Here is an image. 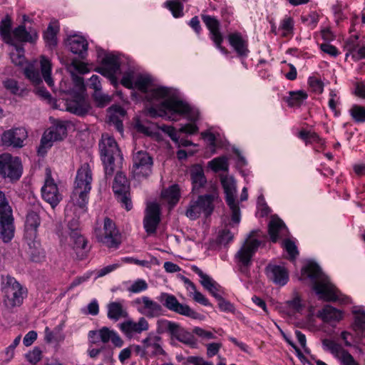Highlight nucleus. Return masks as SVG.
Wrapping results in <instances>:
<instances>
[{
	"label": "nucleus",
	"mask_w": 365,
	"mask_h": 365,
	"mask_svg": "<svg viewBox=\"0 0 365 365\" xmlns=\"http://www.w3.org/2000/svg\"><path fill=\"white\" fill-rule=\"evenodd\" d=\"M150 85L151 79L149 76H139L134 81V88L145 93L147 99L158 106V108L152 107L149 109L152 116H164L167 110L180 114L189 110L185 102L179 98L177 90L165 86L150 88Z\"/></svg>",
	"instance_id": "obj_1"
},
{
	"label": "nucleus",
	"mask_w": 365,
	"mask_h": 365,
	"mask_svg": "<svg viewBox=\"0 0 365 365\" xmlns=\"http://www.w3.org/2000/svg\"><path fill=\"white\" fill-rule=\"evenodd\" d=\"M302 274L310 279L313 283V289L320 299L327 302H339L349 304V297L344 295L322 272L320 267L314 262H309L302 269Z\"/></svg>",
	"instance_id": "obj_2"
},
{
	"label": "nucleus",
	"mask_w": 365,
	"mask_h": 365,
	"mask_svg": "<svg viewBox=\"0 0 365 365\" xmlns=\"http://www.w3.org/2000/svg\"><path fill=\"white\" fill-rule=\"evenodd\" d=\"M92 181L91 167L88 163H83L77 170L71 202L66 208V212L73 210L76 217H80L86 212Z\"/></svg>",
	"instance_id": "obj_3"
},
{
	"label": "nucleus",
	"mask_w": 365,
	"mask_h": 365,
	"mask_svg": "<svg viewBox=\"0 0 365 365\" xmlns=\"http://www.w3.org/2000/svg\"><path fill=\"white\" fill-rule=\"evenodd\" d=\"M0 289L3 304L9 310L20 307L27 296V289L9 274L1 275Z\"/></svg>",
	"instance_id": "obj_4"
},
{
	"label": "nucleus",
	"mask_w": 365,
	"mask_h": 365,
	"mask_svg": "<svg viewBox=\"0 0 365 365\" xmlns=\"http://www.w3.org/2000/svg\"><path fill=\"white\" fill-rule=\"evenodd\" d=\"M99 149L105 175L106 177H111L115 170V160L123 159L120 150L115 139L107 133L102 135Z\"/></svg>",
	"instance_id": "obj_5"
},
{
	"label": "nucleus",
	"mask_w": 365,
	"mask_h": 365,
	"mask_svg": "<svg viewBox=\"0 0 365 365\" xmlns=\"http://www.w3.org/2000/svg\"><path fill=\"white\" fill-rule=\"evenodd\" d=\"M38 66L41 68V75L46 84L53 88L54 87L53 81L51 76V60L45 56H41L39 63L34 61L29 63L24 69L26 77L34 84L38 85L42 82L41 75L38 72Z\"/></svg>",
	"instance_id": "obj_6"
},
{
	"label": "nucleus",
	"mask_w": 365,
	"mask_h": 365,
	"mask_svg": "<svg viewBox=\"0 0 365 365\" xmlns=\"http://www.w3.org/2000/svg\"><path fill=\"white\" fill-rule=\"evenodd\" d=\"M218 197L215 190L211 194L200 196L197 200L190 203L186 211V216L191 220H195L203 213L210 215L213 210V201Z\"/></svg>",
	"instance_id": "obj_7"
},
{
	"label": "nucleus",
	"mask_w": 365,
	"mask_h": 365,
	"mask_svg": "<svg viewBox=\"0 0 365 365\" xmlns=\"http://www.w3.org/2000/svg\"><path fill=\"white\" fill-rule=\"evenodd\" d=\"M23 171L21 161L19 158L12 156L9 153L0 155V175L9 178L11 181L18 180Z\"/></svg>",
	"instance_id": "obj_8"
},
{
	"label": "nucleus",
	"mask_w": 365,
	"mask_h": 365,
	"mask_svg": "<svg viewBox=\"0 0 365 365\" xmlns=\"http://www.w3.org/2000/svg\"><path fill=\"white\" fill-rule=\"evenodd\" d=\"M98 240L109 248H117L121 242V236L115 223L109 218L104 219L103 228L96 229Z\"/></svg>",
	"instance_id": "obj_9"
},
{
	"label": "nucleus",
	"mask_w": 365,
	"mask_h": 365,
	"mask_svg": "<svg viewBox=\"0 0 365 365\" xmlns=\"http://www.w3.org/2000/svg\"><path fill=\"white\" fill-rule=\"evenodd\" d=\"M221 182L225 193V200L232 212V220L235 223L240 222V210L236 201L237 187L232 177L222 178Z\"/></svg>",
	"instance_id": "obj_10"
},
{
	"label": "nucleus",
	"mask_w": 365,
	"mask_h": 365,
	"mask_svg": "<svg viewBox=\"0 0 365 365\" xmlns=\"http://www.w3.org/2000/svg\"><path fill=\"white\" fill-rule=\"evenodd\" d=\"M135 310L145 318H156L163 314V307L148 296H141L131 302Z\"/></svg>",
	"instance_id": "obj_11"
},
{
	"label": "nucleus",
	"mask_w": 365,
	"mask_h": 365,
	"mask_svg": "<svg viewBox=\"0 0 365 365\" xmlns=\"http://www.w3.org/2000/svg\"><path fill=\"white\" fill-rule=\"evenodd\" d=\"M159 301L168 310L178 314L194 319H200V314L191 309L187 304H181L173 294L163 292L158 298Z\"/></svg>",
	"instance_id": "obj_12"
},
{
	"label": "nucleus",
	"mask_w": 365,
	"mask_h": 365,
	"mask_svg": "<svg viewBox=\"0 0 365 365\" xmlns=\"http://www.w3.org/2000/svg\"><path fill=\"white\" fill-rule=\"evenodd\" d=\"M132 173L138 180L146 178L152 173L153 161L152 157L145 151H138L133 158Z\"/></svg>",
	"instance_id": "obj_13"
},
{
	"label": "nucleus",
	"mask_w": 365,
	"mask_h": 365,
	"mask_svg": "<svg viewBox=\"0 0 365 365\" xmlns=\"http://www.w3.org/2000/svg\"><path fill=\"white\" fill-rule=\"evenodd\" d=\"M113 190L118 200L128 211L132 208L128 180L122 173H117L113 184Z\"/></svg>",
	"instance_id": "obj_14"
},
{
	"label": "nucleus",
	"mask_w": 365,
	"mask_h": 365,
	"mask_svg": "<svg viewBox=\"0 0 365 365\" xmlns=\"http://www.w3.org/2000/svg\"><path fill=\"white\" fill-rule=\"evenodd\" d=\"M27 138L28 131L24 127H14L2 133L1 141L4 146L20 148L24 147Z\"/></svg>",
	"instance_id": "obj_15"
},
{
	"label": "nucleus",
	"mask_w": 365,
	"mask_h": 365,
	"mask_svg": "<svg viewBox=\"0 0 365 365\" xmlns=\"http://www.w3.org/2000/svg\"><path fill=\"white\" fill-rule=\"evenodd\" d=\"M119 329L129 339H135L144 331L149 330L150 325L147 319L140 317L137 322L128 319L118 324Z\"/></svg>",
	"instance_id": "obj_16"
},
{
	"label": "nucleus",
	"mask_w": 365,
	"mask_h": 365,
	"mask_svg": "<svg viewBox=\"0 0 365 365\" xmlns=\"http://www.w3.org/2000/svg\"><path fill=\"white\" fill-rule=\"evenodd\" d=\"M102 66L96 71L108 77L113 85L117 84L115 75L120 73V62L119 58L113 53H106L101 60Z\"/></svg>",
	"instance_id": "obj_17"
},
{
	"label": "nucleus",
	"mask_w": 365,
	"mask_h": 365,
	"mask_svg": "<svg viewBox=\"0 0 365 365\" xmlns=\"http://www.w3.org/2000/svg\"><path fill=\"white\" fill-rule=\"evenodd\" d=\"M66 134V127L62 123L50 127L41 138L38 152H43V150L51 148L53 142L63 140Z\"/></svg>",
	"instance_id": "obj_18"
},
{
	"label": "nucleus",
	"mask_w": 365,
	"mask_h": 365,
	"mask_svg": "<svg viewBox=\"0 0 365 365\" xmlns=\"http://www.w3.org/2000/svg\"><path fill=\"white\" fill-rule=\"evenodd\" d=\"M260 245L258 240L253 239L250 236L238 251L237 257L240 264V270L242 272H247V268L250 264L251 259Z\"/></svg>",
	"instance_id": "obj_19"
},
{
	"label": "nucleus",
	"mask_w": 365,
	"mask_h": 365,
	"mask_svg": "<svg viewBox=\"0 0 365 365\" xmlns=\"http://www.w3.org/2000/svg\"><path fill=\"white\" fill-rule=\"evenodd\" d=\"M43 211L39 205L34 207V210H30L25 221V237L34 242L37 237L38 227L41 224L40 214Z\"/></svg>",
	"instance_id": "obj_20"
},
{
	"label": "nucleus",
	"mask_w": 365,
	"mask_h": 365,
	"mask_svg": "<svg viewBox=\"0 0 365 365\" xmlns=\"http://www.w3.org/2000/svg\"><path fill=\"white\" fill-rule=\"evenodd\" d=\"M265 274L270 282L279 287L287 284L289 279V272L284 265L269 264L265 268Z\"/></svg>",
	"instance_id": "obj_21"
},
{
	"label": "nucleus",
	"mask_w": 365,
	"mask_h": 365,
	"mask_svg": "<svg viewBox=\"0 0 365 365\" xmlns=\"http://www.w3.org/2000/svg\"><path fill=\"white\" fill-rule=\"evenodd\" d=\"M42 197L54 208L61 200L62 195L58 190L57 185L47 173L43 186L41 188Z\"/></svg>",
	"instance_id": "obj_22"
},
{
	"label": "nucleus",
	"mask_w": 365,
	"mask_h": 365,
	"mask_svg": "<svg viewBox=\"0 0 365 365\" xmlns=\"http://www.w3.org/2000/svg\"><path fill=\"white\" fill-rule=\"evenodd\" d=\"M185 103L189 107V110L187 112L180 114L167 110L166 115L163 117L167 118L170 120H177V118H175L174 116L175 114L180 115H186L187 118L192 123L182 125L179 129V132L188 135H192L198 131V127L194 123L199 118V112L197 110H192L187 103Z\"/></svg>",
	"instance_id": "obj_23"
},
{
	"label": "nucleus",
	"mask_w": 365,
	"mask_h": 365,
	"mask_svg": "<svg viewBox=\"0 0 365 365\" xmlns=\"http://www.w3.org/2000/svg\"><path fill=\"white\" fill-rule=\"evenodd\" d=\"M160 206L158 203L150 202L147 205L143 225L148 235L154 234L160 222Z\"/></svg>",
	"instance_id": "obj_24"
},
{
	"label": "nucleus",
	"mask_w": 365,
	"mask_h": 365,
	"mask_svg": "<svg viewBox=\"0 0 365 365\" xmlns=\"http://www.w3.org/2000/svg\"><path fill=\"white\" fill-rule=\"evenodd\" d=\"M202 21L207 27L210 33V38L214 41L216 47L224 54L228 53L227 50L221 46L223 41V38L221 33L219 31V22L218 21L210 16H202Z\"/></svg>",
	"instance_id": "obj_25"
},
{
	"label": "nucleus",
	"mask_w": 365,
	"mask_h": 365,
	"mask_svg": "<svg viewBox=\"0 0 365 365\" xmlns=\"http://www.w3.org/2000/svg\"><path fill=\"white\" fill-rule=\"evenodd\" d=\"M66 46L74 54L84 58L87 54L88 42L86 39L78 34L69 36L66 39Z\"/></svg>",
	"instance_id": "obj_26"
},
{
	"label": "nucleus",
	"mask_w": 365,
	"mask_h": 365,
	"mask_svg": "<svg viewBox=\"0 0 365 365\" xmlns=\"http://www.w3.org/2000/svg\"><path fill=\"white\" fill-rule=\"evenodd\" d=\"M227 39L230 46L239 56H247L250 52L248 49V41L240 33L235 32L230 34L227 36Z\"/></svg>",
	"instance_id": "obj_27"
},
{
	"label": "nucleus",
	"mask_w": 365,
	"mask_h": 365,
	"mask_svg": "<svg viewBox=\"0 0 365 365\" xmlns=\"http://www.w3.org/2000/svg\"><path fill=\"white\" fill-rule=\"evenodd\" d=\"M66 109L71 113L78 115L87 113L90 109L88 101L83 95H77L73 99L66 101Z\"/></svg>",
	"instance_id": "obj_28"
},
{
	"label": "nucleus",
	"mask_w": 365,
	"mask_h": 365,
	"mask_svg": "<svg viewBox=\"0 0 365 365\" xmlns=\"http://www.w3.org/2000/svg\"><path fill=\"white\" fill-rule=\"evenodd\" d=\"M14 232L13 215L0 216V239L4 243H8L14 238Z\"/></svg>",
	"instance_id": "obj_29"
},
{
	"label": "nucleus",
	"mask_w": 365,
	"mask_h": 365,
	"mask_svg": "<svg viewBox=\"0 0 365 365\" xmlns=\"http://www.w3.org/2000/svg\"><path fill=\"white\" fill-rule=\"evenodd\" d=\"M126 111L120 106H112L108 109V118L110 124L113 125L120 133L123 131V120Z\"/></svg>",
	"instance_id": "obj_30"
},
{
	"label": "nucleus",
	"mask_w": 365,
	"mask_h": 365,
	"mask_svg": "<svg viewBox=\"0 0 365 365\" xmlns=\"http://www.w3.org/2000/svg\"><path fill=\"white\" fill-rule=\"evenodd\" d=\"M14 42L18 44L23 42L33 43L38 38V34L34 29L27 31L25 26L20 25L12 31Z\"/></svg>",
	"instance_id": "obj_31"
},
{
	"label": "nucleus",
	"mask_w": 365,
	"mask_h": 365,
	"mask_svg": "<svg viewBox=\"0 0 365 365\" xmlns=\"http://www.w3.org/2000/svg\"><path fill=\"white\" fill-rule=\"evenodd\" d=\"M288 230L284 223L278 217H272L269 223V235L271 240L276 242L281 237L287 235Z\"/></svg>",
	"instance_id": "obj_32"
},
{
	"label": "nucleus",
	"mask_w": 365,
	"mask_h": 365,
	"mask_svg": "<svg viewBox=\"0 0 365 365\" xmlns=\"http://www.w3.org/2000/svg\"><path fill=\"white\" fill-rule=\"evenodd\" d=\"M142 344L145 346L147 355H160L164 353L161 346V338L157 335L149 334L142 341Z\"/></svg>",
	"instance_id": "obj_33"
},
{
	"label": "nucleus",
	"mask_w": 365,
	"mask_h": 365,
	"mask_svg": "<svg viewBox=\"0 0 365 365\" xmlns=\"http://www.w3.org/2000/svg\"><path fill=\"white\" fill-rule=\"evenodd\" d=\"M171 337L190 347H195L197 345V339L193 334L181 327L179 324H178Z\"/></svg>",
	"instance_id": "obj_34"
},
{
	"label": "nucleus",
	"mask_w": 365,
	"mask_h": 365,
	"mask_svg": "<svg viewBox=\"0 0 365 365\" xmlns=\"http://www.w3.org/2000/svg\"><path fill=\"white\" fill-rule=\"evenodd\" d=\"M108 317L115 322L119 320L121 318H126L128 316V313L126 309L124 307L123 302H110L108 306Z\"/></svg>",
	"instance_id": "obj_35"
},
{
	"label": "nucleus",
	"mask_w": 365,
	"mask_h": 365,
	"mask_svg": "<svg viewBox=\"0 0 365 365\" xmlns=\"http://www.w3.org/2000/svg\"><path fill=\"white\" fill-rule=\"evenodd\" d=\"M304 307L301 297L298 294L294 293L292 299L284 303L283 309L287 314L294 316L297 313H300L303 310Z\"/></svg>",
	"instance_id": "obj_36"
},
{
	"label": "nucleus",
	"mask_w": 365,
	"mask_h": 365,
	"mask_svg": "<svg viewBox=\"0 0 365 365\" xmlns=\"http://www.w3.org/2000/svg\"><path fill=\"white\" fill-rule=\"evenodd\" d=\"M101 330V342L106 344L111 341L116 347H121L123 345V341L119 334L114 330H111L106 327H103Z\"/></svg>",
	"instance_id": "obj_37"
},
{
	"label": "nucleus",
	"mask_w": 365,
	"mask_h": 365,
	"mask_svg": "<svg viewBox=\"0 0 365 365\" xmlns=\"http://www.w3.org/2000/svg\"><path fill=\"white\" fill-rule=\"evenodd\" d=\"M318 315L326 322H338L342 318L341 311L330 305H326L319 312Z\"/></svg>",
	"instance_id": "obj_38"
},
{
	"label": "nucleus",
	"mask_w": 365,
	"mask_h": 365,
	"mask_svg": "<svg viewBox=\"0 0 365 365\" xmlns=\"http://www.w3.org/2000/svg\"><path fill=\"white\" fill-rule=\"evenodd\" d=\"M10 46L9 54L11 61L15 65L21 66L25 61L24 50L21 44L14 43H8Z\"/></svg>",
	"instance_id": "obj_39"
},
{
	"label": "nucleus",
	"mask_w": 365,
	"mask_h": 365,
	"mask_svg": "<svg viewBox=\"0 0 365 365\" xmlns=\"http://www.w3.org/2000/svg\"><path fill=\"white\" fill-rule=\"evenodd\" d=\"M161 197L164 202H168L171 206L175 205L180 199V188L178 185H173L164 190L161 193Z\"/></svg>",
	"instance_id": "obj_40"
},
{
	"label": "nucleus",
	"mask_w": 365,
	"mask_h": 365,
	"mask_svg": "<svg viewBox=\"0 0 365 365\" xmlns=\"http://www.w3.org/2000/svg\"><path fill=\"white\" fill-rule=\"evenodd\" d=\"M12 21L9 16H5L0 23V35L6 43L14 41L11 31Z\"/></svg>",
	"instance_id": "obj_41"
},
{
	"label": "nucleus",
	"mask_w": 365,
	"mask_h": 365,
	"mask_svg": "<svg viewBox=\"0 0 365 365\" xmlns=\"http://www.w3.org/2000/svg\"><path fill=\"white\" fill-rule=\"evenodd\" d=\"M322 346L324 350L331 352L339 359L346 352L339 344L329 339H324Z\"/></svg>",
	"instance_id": "obj_42"
},
{
	"label": "nucleus",
	"mask_w": 365,
	"mask_h": 365,
	"mask_svg": "<svg viewBox=\"0 0 365 365\" xmlns=\"http://www.w3.org/2000/svg\"><path fill=\"white\" fill-rule=\"evenodd\" d=\"M156 324V330L158 334L168 333L172 336L178 323L165 319H160L157 321Z\"/></svg>",
	"instance_id": "obj_43"
},
{
	"label": "nucleus",
	"mask_w": 365,
	"mask_h": 365,
	"mask_svg": "<svg viewBox=\"0 0 365 365\" xmlns=\"http://www.w3.org/2000/svg\"><path fill=\"white\" fill-rule=\"evenodd\" d=\"M294 21L291 16H285L281 21L279 30L282 31L281 36L287 37L294 34Z\"/></svg>",
	"instance_id": "obj_44"
},
{
	"label": "nucleus",
	"mask_w": 365,
	"mask_h": 365,
	"mask_svg": "<svg viewBox=\"0 0 365 365\" xmlns=\"http://www.w3.org/2000/svg\"><path fill=\"white\" fill-rule=\"evenodd\" d=\"M346 48L349 51V53L346 54V57L350 54L354 61L365 58V46H359L354 42H351L347 43Z\"/></svg>",
	"instance_id": "obj_45"
},
{
	"label": "nucleus",
	"mask_w": 365,
	"mask_h": 365,
	"mask_svg": "<svg viewBox=\"0 0 365 365\" xmlns=\"http://www.w3.org/2000/svg\"><path fill=\"white\" fill-rule=\"evenodd\" d=\"M58 32V28L49 25L46 31L43 34V38L46 45L51 48L54 47L57 44V33Z\"/></svg>",
	"instance_id": "obj_46"
},
{
	"label": "nucleus",
	"mask_w": 365,
	"mask_h": 365,
	"mask_svg": "<svg viewBox=\"0 0 365 365\" xmlns=\"http://www.w3.org/2000/svg\"><path fill=\"white\" fill-rule=\"evenodd\" d=\"M307 98V94L302 91H291L287 98V103L289 106H299Z\"/></svg>",
	"instance_id": "obj_47"
},
{
	"label": "nucleus",
	"mask_w": 365,
	"mask_h": 365,
	"mask_svg": "<svg viewBox=\"0 0 365 365\" xmlns=\"http://www.w3.org/2000/svg\"><path fill=\"white\" fill-rule=\"evenodd\" d=\"M191 269L200 277V283L207 290L213 289L214 284H215L216 282L210 277L205 274L197 266H192Z\"/></svg>",
	"instance_id": "obj_48"
},
{
	"label": "nucleus",
	"mask_w": 365,
	"mask_h": 365,
	"mask_svg": "<svg viewBox=\"0 0 365 365\" xmlns=\"http://www.w3.org/2000/svg\"><path fill=\"white\" fill-rule=\"evenodd\" d=\"M191 180L194 189L200 188L206 182L203 170L200 168L193 169L191 172Z\"/></svg>",
	"instance_id": "obj_49"
},
{
	"label": "nucleus",
	"mask_w": 365,
	"mask_h": 365,
	"mask_svg": "<svg viewBox=\"0 0 365 365\" xmlns=\"http://www.w3.org/2000/svg\"><path fill=\"white\" fill-rule=\"evenodd\" d=\"M302 22L311 29L317 27L319 21V14L316 11H311L307 15L301 16Z\"/></svg>",
	"instance_id": "obj_50"
},
{
	"label": "nucleus",
	"mask_w": 365,
	"mask_h": 365,
	"mask_svg": "<svg viewBox=\"0 0 365 365\" xmlns=\"http://www.w3.org/2000/svg\"><path fill=\"white\" fill-rule=\"evenodd\" d=\"M209 166L215 172L227 170L228 169L227 159L225 157L215 158L209 162Z\"/></svg>",
	"instance_id": "obj_51"
},
{
	"label": "nucleus",
	"mask_w": 365,
	"mask_h": 365,
	"mask_svg": "<svg viewBox=\"0 0 365 365\" xmlns=\"http://www.w3.org/2000/svg\"><path fill=\"white\" fill-rule=\"evenodd\" d=\"M349 113L357 123L365 122V108L359 105H354L349 110Z\"/></svg>",
	"instance_id": "obj_52"
},
{
	"label": "nucleus",
	"mask_w": 365,
	"mask_h": 365,
	"mask_svg": "<svg viewBox=\"0 0 365 365\" xmlns=\"http://www.w3.org/2000/svg\"><path fill=\"white\" fill-rule=\"evenodd\" d=\"M12 209L5 196V194L0 191V216L11 215Z\"/></svg>",
	"instance_id": "obj_53"
},
{
	"label": "nucleus",
	"mask_w": 365,
	"mask_h": 365,
	"mask_svg": "<svg viewBox=\"0 0 365 365\" xmlns=\"http://www.w3.org/2000/svg\"><path fill=\"white\" fill-rule=\"evenodd\" d=\"M308 83L312 91L317 94L322 93L324 91V83L315 76H311L308 79Z\"/></svg>",
	"instance_id": "obj_54"
},
{
	"label": "nucleus",
	"mask_w": 365,
	"mask_h": 365,
	"mask_svg": "<svg viewBox=\"0 0 365 365\" xmlns=\"http://www.w3.org/2000/svg\"><path fill=\"white\" fill-rule=\"evenodd\" d=\"M148 285L147 282L142 279H138L133 282V284L128 288V291L131 293H140L147 290Z\"/></svg>",
	"instance_id": "obj_55"
},
{
	"label": "nucleus",
	"mask_w": 365,
	"mask_h": 365,
	"mask_svg": "<svg viewBox=\"0 0 365 365\" xmlns=\"http://www.w3.org/2000/svg\"><path fill=\"white\" fill-rule=\"evenodd\" d=\"M282 245L283 247L288 253L289 259L292 260L294 259L299 255L297 247L295 244L292 241L287 240L283 242Z\"/></svg>",
	"instance_id": "obj_56"
},
{
	"label": "nucleus",
	"mask_w": 365,
	"mask_h": 365,
	"mask_svg": "<svg viewBox=\"0 0 365 365\" xmlns=\"http://www.w3.org/2000/svg\"><path fill=\"white\" fill-rule=\"evenodd\" d=\"M41 350L38 347H34L26 354V358L31 364H36L41 360Z\"/></svg>",
	"instance_id": "obj_57"
},
{
	"label": "nucleus",
	"mask_w": 365,
	"mask_h": 365,
	"mask_svg": "<svg viewBox=\"0 0 365 365\" xmlns=\"http://www.w3.org/2000/svg\"><path fill=\"white\" fill-rule=\"evenodd\" d=\"M166 4L175 17H180L182 16L183 7L180 2L177 1H167Z\"/></svg>",
	"instance_id": "obj_58"
},
{
	"label": "nucleus",
	"mask_w": 365,
	"mask_h": 365,
	"mask_svg": "<svg viewBox=\"0 0 365 365\" xmlns=\"http://www.w3.org/2000/svg\"><path fill=\"white\" fill-rule=\"evenodd\" d=\"M71 238L73 241L75 247L80 249L86 248L87 243L86 240L84 237L80 235L78 232H73L71 235Z\"/></svg>",
	"instance_id": "obj_59"
},
{
	"label": "nucleus",
	"mask_w": 365,
	"mask_h": 365,
	"mask_svg": "<svg viewBox=\"0 0 365 365\" xmlns=\"http://www.w3.org/2000/svg\"><path fill=\"white\" fill-rule=\"evenodd\" d=\"M93 96L98 106L101 107L105 106L111 101V98L108 95L102 93L101 91L94 93Z\"/></svg>",
	"instance_id": "obj_60"
},
{
	"label": "nucleus",
	"mask_w": 365,
	"mask_h": 365,
	"mask_svg": "<svg viewBox=\"0 0 365 365\" xmlns=\"http://www.w3.org/2000/svg\"><path fill=\"white\" fill-rule=\"evenodd\" d=\"M234 235L227 229L222 230L218 236L219 243L226 245L233 240Z\"/></svg>",
	"instance_id": "obj_61"
},
{
	"label": "nucleus",
	"mask_w": 365,
	"mask_h": 365,
	"mask_svg": "<svg viewBox=\"0 0 365 365\" xmlns=\"http://www.w3.org/2000/svg\"><path fill=\"white\" fill-rule=\"evenodd\" d=\"M4 87L14 94H20L18 83L14 79H8L4 82Z\"/></svg>",
	"instance_id": "obj_62"
},
{
	"label": "nucleus",
	"mask_w": 365,
	"mask_h": 365,
	"mask_svg": "<svg viewBox=\"0 0 365 365\" xmlns=\"http://www.w3.org/2000/svg\"><path fill=\"white\" fill-rule=\"evenodd\" d=\"M160 129L168 134L175 143L178 142L179 136L175 128L170 125H163Z\"/></svg>",
	"instance_id": "obj_63"
},
{
	"label": "nucleus",
	"mask_w": 365,
	"mask_h": 365,
	"mask_svg": "<svg viewBox=\"0 0 365 365\" xmlns=\"http://www.w3.org/2000/svg\"><path fill=\"white\" fill-rule=\"evenodd\" d=\"M187 361L193 365H214L213 363L205 361L203 358L200 356H190L187 357Z\"/></svg>",
	"instance_id": "obj_64"
}]
</instances>
